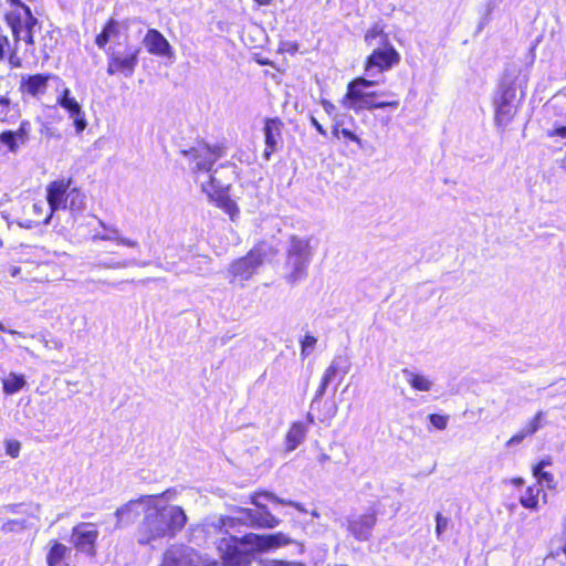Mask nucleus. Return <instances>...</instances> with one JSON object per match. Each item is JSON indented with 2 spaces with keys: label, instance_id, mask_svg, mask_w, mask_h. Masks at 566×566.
<instances>
[{
  "label": "nucleus",
  "instance_id": "obj_63",
  "mask_svg": "<svg viewBox=\"0 0 566 566\" xmlns=\"http://www.w3.org/2000/svg\"><path fill=\"white\" fill-rule=\"evenodd\" d=\"M28 34V30L27 29H23V31L21 32L20 34V40H23L24 41V36Z\"/></svg>",
  "mask_w": 566,
  "mask_h": 566
},
{
  "label": "nucleus",
  "instance_id": "obj_20",
  "mask_svg": "<svg viewBox=\"0 0 566 566\" xmlns=\"http://www.w3.org/2000/svg\"><path fill=\"white\" fill-rule=\"evenodd\" d=\"M99 226L105 230L104 233H95L93 234L92 239L94 241L96 240H104V241H115L118 244H123L129 248H138V242L132 239L124 238L119 234V231L117 228L107 226L104 221L98 220Z\"/></svg>",
  "mask_w": 566,
  "mask_h": 566
},
{
  "label": "nucleus",
  "instance_id": "obj_16",
  "mask_svg": "<svg viewBox=\"0 0 566 566\" xmlns=\"http://www.w3.org/2000/svg\"><path fill=\"white\" fill-rule=\"evenodd\" d=\"M70 90L65 88L62 95L57 98V103L61 107L66 109L70 114V117L73 118L74 126L77 133H82L86 128V119L84 117V113L82 112V107L78 102L70 96Z\"/></svg>",
  "mask_w": 566,
  "mask_h": 566
},
{
  "label": "nucleus",
  "instance_id": "obj_30",
  "mask_svg": "<svg viewBox=\"0 0 566 566\" xmlns=\"http://www.w3.org/2000/svg\"><path fill=\"white\" fill-rule=\"evenodd\" d=\"M27 521L25 520H8L6 521L2 526L1 531L3 533H20L27 528Z\"/></svg>",
  "mask_w": 566,
  "mask_h": 566
},
{
  "label": "nucleus",
  "instance_id": "obj_58",
  "mask_svg": "<svg viewBox=\"0 0 566 566\" xmlns=\"http://www.w3.org/2000/svg\"><path fill=\"white\" fill-rule=\"evenodd\" d=\"M328 460H329V455H328V454H326V453H322V454H319V457H318V462H319L321 464L325 463V462H326V461H328Z\"/></svg>",
  "mask_w": 566,
  "mask_h": 566
},
{
  "label": "nucleus",
  "instance_id": "obj_52",
  "mask_svg": "<svg viewBox=\"0 0 566 566\" xmlns=\"http://www.w3.org/2000/svg\"><path fill=\"white\" fill-rule=\"evenodd\" d=\"M44 208H45V202H43V201L35 202L32 205V211H33L34 216H36V217L42 216Z\"/></svg>",
  "mask_w": 566,
  "mask_h": 566
},
{
  "label": "nucleus",
  "instance_id": "obj_29",
  "mask_svg": "<svg viewBox=\"0 0 566 566\" xmlns=\"http://www.w3.org/2000/svg\"><path fill=\"white\" fill-rule=\"evenodd\" d=\"M65 554V546L56 543L50 549L46 560L49 566H66L63 564V557Z\"/></svg>",
  "mask_w": 566,
  "mask_h": 566
},
{
  "label": "nucleus",
  "instance_id": "obj_35",
  "mask_svg": "<svg viewBox=\"0 0 566 566\" xmlns=\"http://www.w3.org/2000/svg\"><path fill=\"white\" fill-rule=\"evenodd\" d=\"M31 130V125L28 120H23L20 124V127L18 130L13 132V135L17 136V140L20 143V145L27 144L29 139V134Z\"/></svg>",
  "mask_w": 566,
  "mask_h": 566
},
{
  "label": "nucleus",
  "instance_id": "obj_5",
  "mask_svg": "<svg viewBox=\"0 0 566 566\" xmlns=\"http://www.w3.org/2000/svg\"><path fill=\"white\" fill-rule=\"evenodd\" d=\"M184 156L188 157L190 163L193 164L191 170L195 174L198 172H207L208 181H202L201 187L205 192L211 195V191H218L223 188V186L216 181V178L212 174V167L218 159L223 157L224 149L220 145H209L206 143H198L196 146L191 147L189 150H182Z\"/></svg>",
  "mask_w": 566,
  "mask_h": 566
},
{
  "label": "nucleus",
  "instance_id": "obj_18",
  "mask_svg": "<svg viewBox=\"0 0 566 566\" xmlns=\"http://www.w3.org/2000/svg\"><path fill=\"white\" fill-rule=\"evenodd\" d=\"M283 123L279 118H268L264 126L265 136V150L264 157L270 158V155L276 149L281 140Z\"/></svg>",
  "mask_w": 566,
  "mask_h": 566
},
{
  "label": "nucleus",
  "instance_id": "obj_44",
  "mask_svg": "<svg viewBox=\"0 0 566 566\" xmlns=\"http://www.w3.org/2000/svg\"><path fill=\"white\" fill-rule=\"evenodd\" d=\"M13 46H11L8 36L0 35V60H6L7 55L11 51Z\"/></svg>",
  "mask_w": 566,
  "mask_h": 566
},
{
  "label": "nucleus",
  "instance_id": "obj_55",
  "mask_svg": "<svg viewBox=\"0 0 566 566\" xmlns=\"http://www.w3.org/2000/svg\"><path fill=\"white\" fill-rule=\"evenodd\" d=\"M545 473L544 469H542L538 464L533 467V475L538 480L541 474Z\"/></svg>",
  "mask_w": 566,
  "mask_h": 566
},
{
  "label": "nucleus",
  "instance_id": "obj_39",
  "mask_svg": "<svg viewBox=\"0 0 566 566\" xmlns=\"http://www.w3.org/2000/svg\"><path fill=\"white\" fill-rule=\"evenodd\" d=\"M256 566H301V564L295 562H284V560H274V559H258L253 558V562Z\"/></svg>",
  "mask_w": 566,
  "mask_h": 566
},
{
  "label": "nucleus",
  "instance_id": "obj_62",
  "mask_svg": "<svg viewBox=\"0 0 566 566\" xmlns=\"http://www.w3.org/2000/svg\"><path fill=\"white\" fill-rule=\"evenodd\" d=\"M19 272H20V268L14 266V268L11 269V275L12 276L18 275Z\"/></svg>",
  "mask_w": 566,
  "mask_h": 566
},
{
  "label": "nucleus",
  "instance_id": "obj_53",
  "mask_svg": "<svg viewBox=\"0 0 566 566\" xmlns=\"http://www.w3.org/2000/svg\"><path fill=\"white\" fill-rule=\"evenodd\" d=\"M311 124L315 127V129L322 135V136H326L327 135V132L325 130V128L319 124V122L314 117L312 116L311 117Z\"/></svg>",
  "mask_w": 566,
  "mask_h": 566
},
{
  "label": "nucleus",
  "instance_id": "obj_6",
  "mask_svg": "<svg viewBox=\"0 0 566 566\" xmlns=\"http://www.w3.org/2000/svg\"><path fill=\"white\" fill-rule=\"evenodd\" d=\"M11 6H15L17 9L11 11L7 15V21L11 28L13 40L20 41V34L23 29L28 30V34L24 36V42L32 46L34 45V28L38 25L39 20L32 14L30 7L24 4L21 0H7Z\"/></svg>",
  "mask_w": 566,
  "mask_h": 566
},
{
  "label": "nucleus",
  "instance_id": "obj_47",
  "mask_svg": "<svg viewBox=\"0 0 566 566\" xmlns=\"http://www.w3.org/2000/svg\"><path fill=\"white\" fill-rule=\"evenodd\" d=\"M331 382H332V381L327 380L326 378H324V377L322 378L321 385H319V387L317 388V390H316V392H315V397H314L313 402H314V401H316V400H318V399H321V398L325 395V392H326V388H327V386H328Z\"/></svg>",
  "mask_w": 566,
  "mask_h": 566
},
{
  "label": "nucleus",
  "instance_id": "obj_37",
  "mask_svg": "<svg viewBox=\"0 0 566 566\" xmlns=\"http://www.w3.org/2000/svg\"><path fill=\"white\" fill-rule=\"evenodd\" d=\"M564 559V555H563V552H562V543L553 548L551 551V553L544 558V566H551V564L554 562V560H557L558 562V566H564L565 564H562L560 560Z\"/></svg>",
  "mask_w": 566,
  "mask_h": 566
},
{
  "label": "nucleus",
  "instance_id": "obj_45",
  "mask_svg": "<svg viewBox=\"0 0 566 566\" xmlns=\"http://www.w3.org/2000/svg\"><path fill=\"white\" fill-rule=\"evenodd\" d=\"M538 483L545 484L548 489H555V486H556L554 475L546 471H545V473L541 474V478L538 479Z\"/></svg>",
  "mask_w": 566,
  "mask_h": 566
},
{
  "label": "nucleus",
  "instance_id": "obj_3",
  "mask_svg": "<svg viewBox=\"0 0 566 566\" xmlns=\"http://www.w3.org/2000/svg\"><path fill=\"white\" fill-rule=\"evenodd\" d=\"M379 83L378 80L354 78L347 85V92L340 101L342 105L355 113L376 108L397 109L400 102L394 92L369 91L370 87Z\"/></svg>",
  "mask_w": 566,
  "mask_h": 566
},
{
  "label": "nucleus",
  "instance_id": "obj_14",
  "mask_svg": "<svg viewBox=\"0 0 566 566\" xmlns=\"http://www.w3.org/2000/svg\"><path fill=\"white\" fill-rule=\"evenodd\" d=\"M98 532L94 528L93 524L81 523L73 528L72 538L75 547L88 555L94 554L95 542Z\"/></svg>",
  "mask_w": 566,
  "mask_h": 566
},
{
  "label": "nucleus",
  "instance_id": "obj_19",
  "mask_svg": "<svg viewBox=\"0 0 566 566\" xmlns=\"http://www.w3.org/2000/svg\"><path fill=\"white\" fill-rule=\"evenodd\" d=\"M144 44L150 54L165 56L170 53V44L165 36L156 29L147 31Z\"/></svg>",
  "mask_w": 566,
  "mask_h": 566
},
{
  "label": "nucleus",
  "instance_id": "obj_9",
  "mask_svg": "<svg viewBox=\"0 0 566 566\" xmlns=\"http://www.w3.org/2000/svg\"><path fill=\"white\" fill-rule=\"evenodd\" d=\"M214 563L208 556H202L192 547L172 545L165 554L160 566H212Z\"/></svg>",
  "mask_w": 566,
  "mask_h": 566
},
{
  "label": "nucleus",
  "instance_id": "obj_32",
  "mask_svg": "<svg viewBox=\"0 0 566 566\" xmlns=\"http://www.w3.org/2000/svg\"><path fill=\"white\" fill-rule=\"evenodd\" d=\"M0 143L6 145L11 153H17L20 147V143L17 140V136L13 135L12 130L1 133Z\"/></svg>",
  "mask_w": 566,
  "mask_h": 566
},
{
  "label": "nucleus",
  "instance_id": "obj_54",
  "mask_svg": "<svg viewBox=\"0 0 566 566\" xmlns=\"http://www.w3.org/2000/svg\"><path fill=\"white\" fill-rule=\"evenodd\" d=\"M322 106L328 115H332L336 109L335 105L327 99L322 101Z\"/></svg>",
  "mask_w": 566,
  "mask_h": 566
},
{
  "label": "nucleus",
  "instance_id": "obj_42",
  "mask_svg": "<svg viewBox=\"0 0 566 566\" xmlns=\"http://www.w3.org/2000/svg\"><path fill=\"white\" fill-rule=\"evenodd\" d=\"M429 420H430V423L439 429V430H443L447 428V424H448V417L446 416H441V415H430L429 416Z\"/></svg>",
  "mask_w": 566,
  "mask_h": 566
},
{
  "label": "nucleus",
  "instance_id": "obj_31",
  "mask_svg": "<svg viewBox=\"0 0 566 566\" xmlns=\"http://www.w3.org/2000/svg\"><path fill=\"white\" fill-rule=\"evenodd\" d=\"M67 199L70 200L69 208L72 211H80L85 206V196L75 189L67 193Z\"/></svg>",
  "mask_w": 566,
  "mask_h": 566
},
{
  "label": "nucleus",
  "instance_id": "obj_22",
  "mask_svg": "<svg viewBox=\"0 0 566 566\" xmlns=\"http://www.w3.org/2000/svg\"><path fill=\"white\" fill-rule=\"evenodd\" d=\"M306 428L301 422H295L285 437V449L287 452L295 450L306 437Z\"/></svg>",
  "mask_w": 566,
  "mask_h": 566
},
{
  "label": "nucleus",
  "instance_id": "obj_21",
  "mask_svg": "<svg viewBox=\"0 0 566 566\" xmlns=\"http://www.w3.org/2000/svg\"><path fill=\"white\" fill-rule=\"evenodd\" d=\"M402 375L406 381L418 391H430L433 387V381L429 377L415 373L408 368L402 369Z\"/></svg>",
  "mask_w": 566,
  "mask_h": 566
},
{
  "label": "nucleus",
  "instance_id": "obj_27",
  "mask_svg": "<svg viewBox=\"0 0 566 566\" xmlns=\"http://www.w3.org/2000/svg\"><path fill=\"white\" fill-rule=\"evenodd\" d=\"M365 41L368 45H388L387 35L384 34L382 28L379 24H375L365 34Z\"/></svg>",
  "mask_w": 566,
  "mask_h": 566
},
{
  "label": "nucleus",
  "instance_id": "obj_33",
  "mask_svg": "<svg viewBox=\"0 0 566 566\" xmlns=\"http://www.w3.org/2000/svg\"><path fill=\"white\" fill-rule=\"evenodd\" d=\"M147 263H140V265L145 266ZM130 265H139V263L136 260H129V261H116V262H99L95 264L97 268L103 269H125Z\"/></svg>",
  "mask_w": 566,
  "mask_h": 566
},
{
  "label": "nucleus",
  "instance_id": "obj_51",
  "mask_svg": "<svg viewBox=\"0 0 566 566\" xmlns=\"http://www.w3.org/2000/svg\"><path fill=\"white\" fill-rule=\"evenodd\" d=\"M177 492L176 490H166L165 492L160 493V494H156L157 496H159V503H161V500H171L176 496Z\"/></svg>",
  "mask_w": 566,
  "mask_h": 566
},
{
  "label": "nucleus",
  "instance_id": "obj_15",
  "mask_svg": "<svg viewBox=\"0 0 566 566\" xmlns=\"http://www.w3.org/2000/svg\"><path fill=\"white\" fill-rule=\"evenodd\" d=\"M69 184L64 180L53 181L48 187V205L50 213L44 218L43 222L48 224L54 211L66 208V191Z\"/></svg>",
  "mask_w": 566,
  "mask_h": 566
},
{
  "label": "nucleus",
  "instance_id": "obj_40",
  "mask_svg": "<svg viewBox=\"0 0 566 566\" xmlns=\"http://www.w3.org/2000/svg\"><path fill=\"white\" fill-rule=\"evenodd\" d=\"M18 43L19 42L14 41L13 48L11 49V51L9 52V54L6 57V60H8L9 64L12 69H18V67L22 66L21 59L18 56Z\"/></svg>",
  "mask_w": 566,
  "mask_h": 566
},
{
  "label": "nucleus",
  "instance_id": "obj_50",
  "mask_svg": "<svg viewBox=\"0 0 566 566\" xmlns=\"http://www.w3.org/2000/svg\"><path fill=\"white\" fill-rule=\"evenodd\" d=\"M111 40V36L107 34V32L102 31L95 39V43L98 48L103 49L105 48L106 43Z\"/></svg>",
  "mask_w": 566,
  "mask_h": 566
},
{
  "label": "nucleus",
  "instance_id": "obj_7",
  "mask_svg": "<svg viewBox=\"0 0 566 566\" xmlns=\"http://www.w3.org/2000/svg\"><path fill=\"white\" fill-rule=\"evenodd\" d=\"M139 52L138 46L128 44L124 48L119 43L109 46L107 50V74L123 73L127 77L132 76L138 63Z\"/></svg>",
  "mask_w": 566,
  "mask_h": 566
},
{
  "label": "nucleus",
  "instance_id": "obj_48",
  "mask_svg": "<svg viewBox=\"0 0 566 566\" xmlns=\"http://www.w3.org/2000/svg\"><path fill=\"white\" fill-rule=\"evenodd\" d=\"M11 101L6 95H0V115L7 116L9 112Z\"/></svg>",
  "mask_w": 566,
  "mask_h": 566
},
{
  "label": "nucleus",
  "instance_id": "obj_11",
  "mask_svg": "<svg viewBox=\"0 0 566 566\" xmlns=\"http://www.w3.org/2000/svg\"><path fill=\"white\" fill-rule=\"evenodd\" d=\"M495 123L506 127L516 113V90L512 85H503L499 96L494 99Z\"/></svg>",
  "mask_w": 566,
  "mask_h": 566
},
{
  "label": "nucleus",
  "instance_id": "obj_25",
  "mask_svg": "<svg viewBox=\"0 0 566 566\" xmlns=\"http://www.w3.org/2000/svg\"><path fill=\"white\" fill-rule=\"evenodd\" d=\"M3 392L6 395H13L20 391L25 385V378L23 375H18L15 373H10L8 377L2 380Z\"/></svg>",
  "mask_w": 566,
  "mask_h": 566
},
{
  "label": "nucleus",
  "instance_id": "obj_1",
  "mask_svg": "<svg viewBox=\"0 0 566 566\" xmlns=\"http://www.w3.org/2000/svg\"><path fill=\"white\" fill-rule=\"evenodd\" d=\"M188 517L181 506L159 503V496L148 499L146 515L137 530V542L149 545L163 538H174L180 533Z\"/></svg>",
  "mask_w": 566,
  "mask_h": 566
},
{
  "label": "nucleus",
  "instance_id": "obj_49",
  "mask_svg": "<svg viewBox=\"0 0 566 566\" xmlns=\"http://www.w3.org/2000/svg\"><path fill=\"white\" fill-rule=\"evenodd\" d=\"M528 434H525V430L524 428L522 429L521 432L514 434L509 441H507V446L511 447V446H515V444H518L521 443L525 437H527Z\"/></svg>",
  "mask_w": 566,
  "mask_h": 566
},
{
  "label": "nucleus",
  "instance_id": "obj_23",
  "mask_svg": "<svg viewBox=\"0 0 566 566\" xmlns=\"http://www.w3.org/2000/svg\"><path fill=\"white\" fill-rule=\"evenodd\" d=\"M50 77V75L44 74L30 75L23 82V86L30 95L36 96L39 94H43L46 91L48 81Z\"/></svg>",
  "mask_w": 566,
  "mask_h": 566
},
{
  "label": "nucleus",
  "instance_id": "obj_8",
  "mask_svg": "<svg viewBox=\"0 0 566 566\" xmlns=\"http://www.w3.org/2000/svg\"><path fill=\"white\" fill-rule=\"evenodd\" d=\"M312 259L310 240L292 237L287 250V265L292 271L289 274L290 282H297L306 275L307 266Z\"/></svg>",
  "mask_w": 566,
  "mask_h": 566
},
{
  "label": "nucleus",
  "instance_id": "obj_60",
  "mask_svg": "<svg viewBox=\"0 0 566 566\" xmlns=\"http://www.w3.org/2000/svg\"><path fill=\"white\" fill-rule=\"evenodd\" d=\"M512 483L515 485V486H521L523 485L524 483V480L522 478H515L512 480Z\"/></svg>",
  "mask_w": 566,
  "mask_h": 566
},
{
  "label": "nucleus",
  "instance_id": "obj_13",
  "mask_svg": "<svg viewBox=\"0 0 566 566\" xmlns=\"http://www.w3.org/2000/svg\"><path fill=\"white\" fill-rule=\"evenodd\" d=\"M148 499H151V495H143L118 507L115 512L117 518L116 527L120 528L130 525L142 513L145 516L148 507Z\"/></svg>",
  "mask_w": 566,
  "mask_h": 566
},
{
  "label": "nucleus",
  "instance_id": "obj_28",
  "mask_svg": "<svg viewBox=\"0 0 566 566\" xmlns=\"http://www.w3.org/2000/svg\"><path fill=\"white\" fill-rule=\"evenodd\" d=\"M542 490L537 486H528L525 494L521 496L520 503L525 509L536 510L538 504V494Z\"/></svg>",
  "mask_w": 566,
  "mask_h": 566
},
{
  "label": "nucleus",
  "instance_id": "obj_38",
  "mask_svg": "<svg viewBox=\"0 0 566 566\" xmlns=\"http://www.w3.org/2000/svg\"><path fill=\"white\" fill-rule=\"evenodd\" d=\"M543 411H538L534 418L524 427L525 434H534L542 427Z\"/></svg>",
  "mask_w": 566,
  "mask_h": 566
},
{
  "label": "nucleus",
  "instance_id": "obj_34",
  "mask_svg": "<svg viewBox=\"0 0 566 566\" xmlns=\"http://www.w3.org/2000/svg\"><path fill=\"white\" fill-rule=\"evenodd\" d=\"M317 343V338L312 335H305L303 340L301 342V356L306 358L311 352L314 349Z\"/></svg>",
  "mask_w": 566,
  "mask_h": 566
},
{
  "label": "nucleus",
  "instance_id": "obj_41",
  "mask_svg": "<svg viewBox=\"0 0 566 566\" xmlns=\"http://www.w3.org/2000/svg\"><path fill=\"white\" fill-rule=\"evenodd\" d=\"M21 444L17 440H8L6 442V452L11 458L15 459L19 457Z\"/></svg>",
  "mask_w": 566,
  "mask_h": 566
},
{
  "label": "nucleus",
  "instance_id": "obj_24",
  "mask_svg": "<svg viewBox=\"0 0 566 566\" xmlns=\"http://www.w3.org/2000/svg\"><path fill=\"white\" fill-rule=\"evenodd\" d=\"M349 367L350 364L346 357L337 356L332 360L323 377L332 381L338 373L346 375L349 371Z\"/></svg>",
  "mask_w": 566,
  "mask_h": 566
},
{
  "label": "nucleus",
  "instance_id": "obj_46",
  "mask_svg": "<svg viewBox=\"0 0 566 566\" xmlns=\"http://www.w3.org/2000/svg\"><path fill=\"white\" fill-rule=\"evenodd\" d=\"M103 31L107 32V34L112 38L118 34V23L115 20H109L107 24L104 27Z\"/></svg>",
  "mask_w": 566,
  "mask_h": 566
},
{
  "label": "nucleus",
  "instance_id": "obj_2",
  "mask_svg": "<svg viewBox=\"0 0 566 566\" xmlns=\"http://www.w3.org/2000/svg\"><path fill=\"white\" fill-rule=\"evenodd\" d=\"M290 543L291 539L281 532L269 535L250 533L242 537L221 538L218 549L224 566H251L255 551L264 552Z\"/></svg>",
  "mask_w": 566,
  "mask_h": 566
},
{
  "label": "nucleus",
  "instance_id": "obj_57",
  "mask_svg": "<svg viewBox=\"0 0 566 566\" xmlns=\"http://www.w3.org/2000/svg\"><path fill=\"white\" fill-rule=\"evenodd\" d=\"M0 331L10 333L12 335H21V333L14 331V329H7L2 323H0Z\"/></svg>",
  "mask_w": 566,
  "mask_h": 566
},
{
  "label": "nucleus",
  "instance_id": "obj_56",
  "mask_svg": "<svg viewBox=\"0 0 566 566\" xmlns=\"http://www.w3.org/2000/svg\"><path fill=\"white\" fill-rule=\"evenodd\" d=\"M542 469L546 468V467H549L552 465V459L549 457L545 458V459H542L538 463H537Z\"/></svg>",
  "mask_w": 566,
  "mask_h": 566
},
{
  "label": "nucleus",
  "instance_id": "obj_43",
  "mask_svg": "<svg viewBox=\"0 0 566 566\" xmlns=\"http://www.w3.org/2000/svg\"><path fill=\"white\" fill-rule=\"evenodd\" d=\"M449 525V518L444 517L441 513L436 515V534L438 537L447 530Z\"/></svg>",
  "mask_w": 566,
  "mask_h": 566
},
{
  "label": "nucleus",
  "instance_id": "obj_59",
  "mask_svg": "<svg viewBox=\"0 0 566 566\" xmlns=\"http://www.w3.org/2000/svg\"><path fill=\"white\" fill-rule=\"evenodd\" d=\"M391 122V117L388 115V116H384L380 118V123L384 125V126H387L389 125V123Z\"/></svg>",
  "mask_w": 566,
  "mask_h": 566
},
{
  "label": "nucleus",
  "instance_id": "obj_64",
  "mask_svg": "<svg viewBox=\"0 0 566 566\" xmlns=\"http://www.w3.org/2000/svg\"><path fill=\"white\" fill-rule=\"evenodd\" d=\"M49 44H50V41L44 42V44H43L44 50L49 46Z\"/></svg>",
  "mask_w": 566,
  "mask_h": 566
},
{
  "label": "nucleus",
  "instance_id": "obj_17",
  "mask_svg": "<svg viewBox=\"0 0 566 566\" xmlns=\"http://www.w3.org/2000/svg\"><path fill=\"white\" fill-rule=\"evenodd\" d=\"M375 524L376 514L370 512L349 520L348 530L357 539L366 541L369 538Z\"/></svg>",
  "mask_w": 566,
  "mask_h": 566
},
{
  "label": "nucleus",
  "instance_id": "obj_61",
  "mask_svg": "<svg viewBox=\"0 0 566 566\" xmlns=\"http://www.w3.org/2000/svg\"><path fill=\"white\" fill-rule=\"evenodd\" d=\"M259 6H269L273 0H254Z\"/></svg>",
  "mask_w": 566,
  "mask_h": 566
},
{
  "label": "nucleus",
  "instance_id": "obj_4",
  "mask_svg": "<svg viewBox=\"0 0 566 566\" xmlns=\"http://www.w3.org/2000/svg\"><path fill=\"white\" fill-rule=\"evenodd\" d=\"M262 499L276 504L293 506L300 512H305V509L298 502L281 499L269 491H261L251 495V503L255 509L239 507L235 511V515L230 517L229 521H238L253 528H274L279 526L281 523L280 518L270 512L269 507L262 502Z\"/></svg>",
  "mask_w": 566,
  "mask_h": 566
},
{
  "label": "nucleus",
  "instance_id": "obj_36",
  "mask_svg": "<svg viewBox=\"0 0 566 566\" xmlns=\"http://www.w3.org/2000/svg\"><path fill=\"white\" fill-rule=\"evenodd\" d=\"M1 513H12V514H25L28 516L38 517V514L33 512H29L23 509V504H7L0 507Z\"/></svg>",
  "mask_w": 566,
  "mask_h": 566
},
{
  "label": "nucleus",
  "instance_id": "obj_10",
  "mask_svg": "<svg viewBox=\"0 0 566 566\" xmlns=\"http://www.w3.org/2000/svg\"><path fill=\"white\" fill-rule=\"evenodd\" d=\"M399 61V53L388 44L382 49L377 48L373 51L366 61L365 71L368 76L373 77L390 70Z\"/></svg>",
  "mask_w": 566,
  "mask_h": 566
},
{
  "label": "nucleus",
  "instance_id": "obj_12",
  "mask_svg": "<svg viewBox=\"0 0 566 566\" xmlns=\"http://www.w3.org/2000/svg\"><path fill=\"white\" fill-rule=\"evenodd\" d=\"M263 253L259 249L251 250L245 256L233 261L229 266V273L233 280L247 281L252 277L256 269L263 263Z\"/></svg>",
  "mask_w": 566,
  "mask_h": 566
},
{
  "label": "nucleus",
  "instance_id": "obj_26",
  "mask_svg": "<svg viewBox=\"0 0 566 566\" xmlns=\"http://www.w3.org/2000/svg\"><path fill=\"white\" fill-rule=\"evenodd\" d=\"M332 133L336 138L343 137L356 143L359 147H363L361 139L354 132L344 126V120L342 118L336 117L334 119Z\"/></svg>",
  "mask_w": 566,
  "mask_h": 566
}]
</instances>
